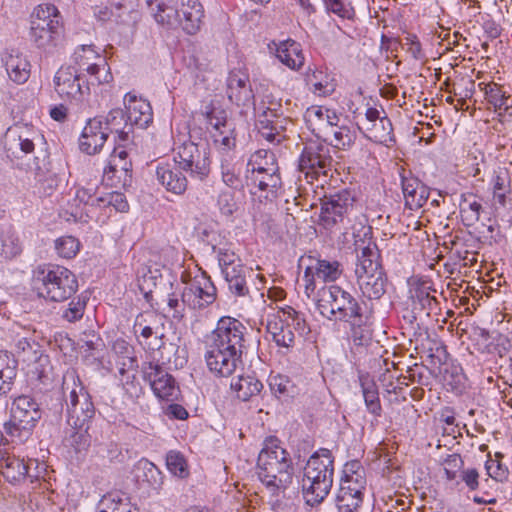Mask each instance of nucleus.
Returning <instances> with one entry per match:
<instances>
[{"mask_svg": "<svg viewBox=\"0 0 512 512\" xmlns=\"http://www.w3.org/2000/svg\"><path fill=\"white\" fill-rule=\"evenodd\" d=\"M252 328L229 316L218 320L205 342V361L216 377H229L243 365L242 355L251 340Z\"/></svg>", "mask_w": 512, "mask_h": 512, "instance_id": "1", "label": "nucleus"}, {"mask_svg": "<svg viewBox=\"0 0 512 512\" xmlns=\"http://www.w3.org/2000/svg\"><path fill=\"white\" fill-rule=\"evenodd\" d=\"M437 290L433 283L428 279H416L410 282L406 307L403 310V328L411 334L410 341L416 342V349L422 346L426 349L424 340H429L427 328L418 321L419 316L425 313L429 316L431 313H437L440 310V303L435 296Z\"/></svg>", "mask_w": 512, "mask_h": 512, "instance_id": "2", "label": "nucleus"}, {"mask_svg": "<svg viewBox=\"0 0 512 512\" xmlns=\"http://www.w3.org/2000/svg\"><path fill=\"white\" fill-rule=\"evenodd\" d=\"M257 474L272 497L279 501L293 482L294 469L289 453L276 440L265 443L258 455Z\"/></svg>", "mask_w": 512, "mask_h": 512, "instance_id": "3", "label": "nucleus"}, {"mask_svg": "<svg viewBox=\"0 0 512 512\" xmlns=\"http://www.w3.org/2000/svg\"><path fill=\"white\" fill-rule=\"evenodd\" d=\"M334 457L328 449L314 452L306 462L301 480L302 494L307 505L321 504L333 486Z\"/></svg>", "mask_w": 512, "mask_h": 512, "instance_id": "4", "label": "nucleus"}, {"mask_svg": "<svg viewBox=\"0 0 512 512\" xmlns=\"http://www.w3.org/2000/svg\"><path fill=\"white\" fill-rule=\"evenodd\" d=\"M33 281L38 296L52 302L66 301L78 290L76 275L60 265L39 266Z\"/></svg>", "mask_w": 512, "mask_h": 512, "instance_id": "5", "label": "nucleus"}, {"mask_svg": "<svg viewBox=\"0 0 512 512\" xmlns=\"http://www.w3.org/2000/svg\"><path fill=\"white\" fill-rule=\"evenodd\" d=\"M317 309L328 320L352 321L362 317L363 308L359 301L338 285L323 287L318 292Z\"/></svg>", "mask_w": 512, "mask_h": 512, "instance_id": "6", "label": "nucleus"}, {"mask_svg": "<svg viewBox=\"0 0 512 512\" xmlns=\"http://www.w3.org/2000/svg\"><path fill=\"white\" fill-rule=\"evenodd\" d=\"M41 419L39 404L28 395L14 399L10 420L4 423V431L12 442L24 443L32 435L37 422Z\"/></svg>", "mask_w": 512, "mask_h": 512, "instance_id": "7", "label": "nucleus"}, {"mask_svg": "<svg viewBox=\"0 0 512 512\" xmlns=\"http://www.w3.org/2000/svg\"><path fill=\"white\" fill-rule=\"evenodd\" d=\"M68 391L69 397L65 399L68 422L75 428L82 429L95 415V407L89 393L85 390L78 376L68 374L63 379L62 393L58 392V399H62Z\"/></svg>", "mask_w": 512, "mask_h": 512, "instance_id": "8", "label": "nucleus"}, {"mask_svg": "<svg viewBox=\"0 0 512 512\" xmlns=\"http://www.w3.org/2000/svg\"><path fill=\"white\" fill-rule=\"evenodd\" d=\"M63 35V23L58 9L53 4L39 5L31 21L30 37L39 48H50L58 44Z\"/></svg>", "mask_w": 512, "mask_h": 512, "instance_id": "9", "label": "nucleus"}, {"mask_svg": "<svg viewBox=\"0 0 512 512\" xmlns=\"http://www.w3.org/2000/svg\"><path fill=\"white\" fill-rule=\"evenodd\" d=\"M354 201V195L347 189L325 194L320 199L319 225L326 230H332L344 221L352 210Z\"/></svg>", "mask_w": 512, "mask_h": 512, "instance_id": "10", "label": "nucleus"}, {"mask_svg": "<svg viewBox=\"0 0 512 512\" xmlns=\"http://www.w3.org/2000/svg\"><path fill=\"white\" fill-rule=\"evenodd\" d=\"M177 163L190 177L203 180L210 173L209 147L207 143L185 141L176 152Z\"/></svg>", "mask_w": 512, "mask_h": 512, "instance_id": "11", "label": "nucleus"}, {"mask_svg": "<svg viewBox=\"0 0 512 512\" xmlns=\"http://www.w3.org/2000/svg\"><path fill=\"white\" fill-rule=\"evenodd\" d=\"M142 379L147 382L154 395L166 401H174L178 397L179 387L175 378L155 360V355L150 360L141 364Z\"/></svg>", "mask_w": 512, "mask_h": 512, "instance_id": "12", "label": "nucleus"}, {"mask_svg": "<svg viewBox=\"0 0 512 512\" xmlns=\"http://www.w3.org/2000/svg\"><path fill=\"white\" fill-rule=\"evenodd\" d=\"M333 158L331 149L322 143H310L306 145L299 159V169L306 177L317 178L320 175L327 176L332 170Z\"/></svg>", "mask_w": 512, "mask_h": 512, "instance_id": "13", "label": "nucleus"}, {"mask_svg": "<svg viewBox=\"0 0 512 512\" xmlns=\"http://www.w3.org/2000/svg\"><path fill=\"white\" fill-rule=\"evenodd\" d=\"M216 292V287L209 277L205 275L195 277L183 287L182 302L190 309L201 310L215 301Z\"/></svg>", "mask_w": 512, "mask_h": 512, "instance_id": "14", "label": "nucleus"}, {"mask_svg": "<svg viewBox=\"0 0 512 512\" xmlns=\"http://www.w3.org/2000/svg\"><path fill=\"white\" fill-rule=\"evenodd\" d=\"M75 62L80 69H85L93 77L92 84H104L112 81L113 76L106 60L93 50L90 45H82L74 52Z\"/></svg>", "mask_w": 512, "mask_h": 512, "instance_id": "15", "label": "nucleus"}, {"mask_svg": "<svg viewBox=\"0 0 512 512\" xmlns=\"http://www.w3.org/2000/svg\"><path fill=\"white\" fill-rule=\"evenodd\" d=\"M245 184L250 194L256 195L258 191L265 192V198L272 200L278 196L282 188V179L280 172L270 167L266 171L245 172Z\"/></svg>", "mask_w": 512, "mask_h": 512, "instance_id": "16", "label": "nucleus"}, {"mask_svg": "<svg viewBox=\"0 0 512 512\" xmlns=\"http://www.w3.org/2000/svg\"><path fill=\"white\" fill-rule=\"evenodd\" d=\"M81 75L73 67H61L55 74V91L62 98L78 99L89 93V86L83 85Z\"/></svg>", "mask_w": 512, "mask_h": 512, "instance_id": "17", "label": "nucleus"}, {"mask_svg": "<svg viewBox=\"0 0 512 512\" xmlns=\"http://www.w3.org/2000/svg\"><path fill=\"white\" fill-rule=\"evenodd\" d=\"M108 137L102 116L91 118L83 128L79 138V148L88 155H95L102 150Z\"/></svg>", "mask_w": 512, "mask_h": 512, "instance_id": "18", "label": "nucleus"}, {"mask_svg": "<svg viewBox=\"0 0 512 512\" xmlns=\"http://www.w3.org/2000/svg\"><path fill=\"white\" fill-rule=\"evenodd\" d=\"M183 171V168L177 163L176 157H174L173 162L161 163L157 166V180L167 191L181 195L186 191L188 184Z\"/></svg>", "mask_w": 512, "mask_h": 512, "instance_id": "19", "label": "nucleus"}, {"mask_svg": "<svg viewBox=\"0 0 512 512\" xmlns=\"http://www.w3.org/2000/svg\"><path fill=\"white\" fill-rule=\"evenodd\" d=\"M127 118L125 127L146 128L153 120V112L150 103L142 98H137L130 93L124 98Z\"/></svg>", "mask_w": 512, "mask_h": 512, "instance_id": "20", "label": "nucleus"}, {"mask_svg": "<svg viewBox=\"0 0 512 512\" xmlns=\"http://www.w3.org/2000/svg\"><path fill=\"white\" fill-rule=\"evenodd\" d=\"M35 149L33 138H29L25 133L17 129H8L4 138V151L6 157L12 164L19 166V160L32 153Z\"/></svg>", "mask_w": 512, "mask_h": 512, "instance_id": "21", "label": "nucleus"}, {"mask_svg": "<svg viewBox=\"0 0 512 512\" xmlns=\"http://www.w3.org/2000/svg\"><path fill=\"white\" fill-rule=\"evenodd\" d=\"M227 95L236 105H248L254 99L249 76L241 70H233L227 78Z\"/></svg>", "mask_w": 512, "mask_h": 512, "instance_id": "22", "label": "nucleus"}, {"mask_svg": "<svg viewBox=\"0 0 512 512\" xmlns=\"http://www.w3.org/2000/svg\"><path fill=\"white\" fill-rule=\"evenodd\" d=\"M471 338L481 353H497L502 356L510 349V341L506 336L499 333L491 334L488 330L478 326L473 327Z\"/></svg>", "mask_w": 512, "mask_h": 512, "instance_id": "23", "label": "nucleus"}, {"mask_svg": "<svg viewBox=\"0 0 512 512\" xmlns=\"http://www.w3.org/2000/svg\"><path fill=\"white\" fill-rule=\"evenodd\" d=\"M36 179L40 184V191L45 196H50L58 188L60 179L58 175L51 170V163L47 150H41L39 155L34 158V168Z\"/></svg>", "mask_w": 512, "mask_h": 512, "instance_id": "24", "label": "nucleus"}, {"mask_svg": "<svg viewBox=\"0 0 512 512\" xmlns=\"http://www.w3.org/2000/svg\"><path fill=\"white\" fill-rule=\"evenodd\" d=\"M147 6L157 24L168 29L176 28L180 23V12L173 0H146Z\"/></svg>", "mask_w": 512, "mask_h": 512, "instance_id": "25", "label": "nucleus"}, {"mask_svg": "<svg viewBox=\"0 0 512 512\" xmlns=\"http://www.w3.org/2000/svg\"><path fill=\"white\" fill-rule=\"evenodd\" d=\"M365 487L366 478L364 475V469L361 467L360 462L351 461L346 463L338 490L357 495V493L363 494Z\"/></svg>", "mask_w": 512, "mask_h": 512, "instance_id": "26", "label": "nucleus"}, {"mask_svg": "<svg viewBox=\"0 0 512 512\" xmlns=\"http://www.w3.org/2000/svg\"><path fill=\"white\" fill-rule=\"evenodd\" d=\"M28 466L24 459L9 454L6 450L0 449V473L10 483L24 481L28 474Z\"/></svg>", "mask_w": 512, "mask_h": 512, "instance_id": "27", "label": "nucleus"}, {"mask_svg": "<svg viewBox=\"0 0 512 512\" xmlns=\"http://www.w3.org/2000/svg\"><path fill=\"white\" fill-rule=\"evenodd\" d=\"M104 177L111 185L122 187L131 186L132 183V162L129 159H116L110 156L109 164L104 169Z\"/></svg>", "mask_w": 512, "mask_h": 512, "instance_id": "28", "label": "nucleus"}, {"mask_svg": "<svg viewBox=\"0 0 512 512\" xmlns=\"http://www.w3.org/2000/svg\"><path fill=\"white\" fill-rule=\"evenodd\" d=\"M356 278L362 295L369 300H379L386 293L388 279L384 270Z\"/></svg>", "mask_w": 512, "mask_h": 512, "instance_id": "29", "label": "nucleus"}, {"mask_svg": "<svg viewBox=\"0 0 512 512\" xmlns=\"http://www.w3.org/2000/svg\"><path fill=\"white\" fill-rule=\"evenodd\" d=\"M97 512H140L131 503L130 497L122 491H111L101 497L97 504Z\"/></svg>", "mask_w": 512, "mask_h": 512, "instance_id": "30", "label": "nucleus"}, {"mask_svg": "<svg viewBox=\"0 0 512 512\" xmlns=\"http://www.w3.org/2000/svg\"><path fill=\"white\" fill-rule=\"evenodd\" d=\"M383 270L377 245L375 243H369L357 256V264L355 268L356 277Z\"/></svg>", "mask_w": 512, "mask_h": 512, "instance_id": "31", "label": "nucleus"}, {"mask_svg": "<svg viewBox=\"0 0 512 512\" xmlns=\"http://www.w3.org/2000/svg\"><path fill=\"white\" fill-rule=\"evenodd\" d=\"M276 56L283 64L293 70L299 69L305 60L301 45L292 39H287L277 45Z\"/></svg>", "mask_w": 512, "mask_h": 512, "instance_id": "32", "label": "nucleus"}, {"mask_svg": "<svg viewBox=\"0 0 512 512\" xmlns=\"http://www.w3.org/2000/svg\"><path fill=\"white\" fill-rule=\"evenodd\" d=\"M269 387L277 399L288 402L301 393V388L288 376L277 374L270 376Z\"/></svg>", "mask_w": 512, "mask_h": 512, "instance_id": "33", "label": "nucleus"}, {"mask_svg": "<svg viewBox=\"0 0 512 512\" xmlns=\"http://www.w3.org/2000/svg\"><path fill=\"white\" fill-rule=\"evenodd\" d=\"M365 130V136L375 143L387 147L395 143L392 122L386 115L382 116L381 120L372 123V125L365 126Z\"/></svg>", "mask_w": 512, "mask_h": 512, "instance_id": "34", "label": "nucleus"}, {"mask_svg": "<svg viewBox=\"0 0 512 512\" xmlns=\"http://www.w3.org/2000/svg\"><path fill=\"white\" fill-rule=\"evenodd\" d=\"M17 360L10 354L0 351V396L12 390L17 376Z\"/></svg>", "mask_w": 512, "mask_h": 512, "instance_id": "35", "label": "nucleus"}, {"mask_svg": "<svg viewBox=\"0 0 512 512\" xmlns=\"http://www.w3.org/2000/svg\"><path fill=\"white\" fill-rule=\"evenodd\" d=\"M251 273L250 269L244 267L241 263H237L236 267H228L224 270V277L228 283L229 290L235 296L243 297L248 295L249 288L246 282V274Z\"/></svg>", "mask_w": 512, "mask_h": 512, "instance_id": "36", "label": "nucleus"}, {"mask_svg": "<svg viewBox=\"0 0 512 512\" xmlns=\"http://www.w3.org/2000/svg\"><path fill=\"white\" fill-rule=\"evenodd\" d=\"M371 312L362 311V317H356L350 323L351 339L356 346H367L372 340L370 325Z\"/></svg>", "mask_w": 512, "mask_h": 512, "instance_id": "37", "label": "nucleus"}, {"mask_svg": "<svg viewBox=\"0 0 512 512\" xmlns=\"http://www.w3.org/2000/svg\"><path fill=\"white\" fill-rule=\"evenodd\" d=\"M4 62L7 74L13 82L23 84L28 80L31 66L25 57L20 54H9Z\"/></svg>", "mask_w": 512, "mask_h": 512, "instance_id": "38", "label": "nucleus"}, {"mask_svg": "<svg viewBox=\"0 0 512 512\" xmlns=\"http://www.w3.org/2000/svg\"><path fill=\"white\" fill-rule=\"evenodd\" d=\"M230 387L236 393L238 399L248 401L253 396L260 393L263 389V384L255 376L241 375L231 382Z\"/></svg>", "mask_w": 512, "mask_h": 512, "instance_id": "39", "label": "nucleus"}, {"mask_svg": "<svg viewBox=\"0 0 512 512\" xmlns=\"http://www.w3.org/2000/svg\"><path fill=\"white\" fill-rule=\"evenodd\" d=\"M315 275L323 282H335L343 273L342 264L335 259H317Z\"/></svg>", "mask_w": 512, "mask_h": 512, "instance_id": "40", "label": "nucleus"}, {"mask_svg": "<svg viewBox=\"0 0 512 512\" xmlns=\"http://www.w3.org/2000/svg\"><path fill=\"white\" fill-rule=\"evenodd\" d=\"M482 209V204L476 199V196L473 194L463 196L460 203V215L463 224L466 227L473 226L479 221Z\"/></svg>", "mask_w": 512, "mask_h": 512, "instance_id": "41", "label": "nucleus"}, {"mask_svg": "<svg viewBox=\"0 0 512 512\" xmlns=\"http://www.w3.org/2000/svg\"><path fill=\"white\" fill-rule=\"evenodd\" d=\"M274 167L276 171H279V166L276 161L274 153L260 149L251 155L247 164L245 172L250 171H266V169Z\"/></svg>", "mask_w": 512, "mask_h": 512, "instance_id": "42", "label": "nucleus"}, {"mask_svg": "<svg viewBox=\"0 0 512 512\" xmlns=\"http://www.w3.org/2000/svg\"><path fill=\"white\" fill-rule=\"evenodd\" d=\"M306 82L307 85H309L310 90L319 96L330 95L335 89L334 84L329 79V76L321 70H313L312 72H309L306 76Z\"/></svg>", "mask_w": 512, "mask_h": 512, "instance_id": "43", "label": "nucleus"}, {"mask_svg": "<svg viewBox=\"0 0 512 512\" xmlns=\"http://www.w3.org/2000/svg\"><path fill=\"white\" fill-rule=\"evenodd\" d=\"M231 160L232 159H228L227 157L221 158L220 160L222 181L225 185L234 190H244L246 188L245 176L243 178L240 176Z\"/></svg>", "mask_w": 512, "mask_h": 512, "instance_id": "44", "label": "nucleus"}, {"mask_svg": "<svg viewBox=\"0 0 512 512\" xmlns=\"http://www.w3.org/2000/svg\"><path fill=\"white\" fill-rule=\"evenodd\" d=\"M138 468L143 472V481L147 482L152 490L159 493L164 484V475L162 471L147 459L140 460Z\"/></svg>", "mask_w": 512, "mask_h": 512, "instance_id": "45", "label": "nucleus"}, {"mask_svg": "<svg viewBox=\"0 0 512 512\" xmlns=\"http://www.w3.org/2000/svg\"><path fill=\"white\" fill-rule=\"evenodd\" d=\"M267 329L277 346L290 348L294 345L295 334L289 325L283 322H269Z\"/></svg>", "mask_w": 512, "mask_h": 512, "instance_id": "46", "label": "nucleus"}, {"mask_svg": "<svg viewBox=\"0 0 512 512\" xmlns=\"http://www.w3.org/2000/svg\"><path fill=\"white\" fill-rule=\"evenodd\" d=\"M305 118L308 122L318 121L319 125H326L328 128L337 126L339 117L336 112L321 106H312L307 109Z\"/></svg>", "mask_w": 512, "mask_h": 512, "instance_id": "47", "label": "nucleus"}, {"mask_svg": "<svg viewBox=\"0 0 512 512\" xmlns=\"http://www.w3.org/2000/svg\"><path fill=\"white\" fill-rule=\"evenodd\" d=\"M155 360L162 366L165 363H173L176 368L183 367L187 362V351L175 343H168L162 350V355L158 358L155 356Z\"/></svg>", "mask_w": 512, "mask_h": 512, "instance_id": "48", "label": "nucleus"}, {"mask_svg": "<svg viewBox=\"0 0 512 512\" xmlns=\"http://www.w3.org/2000/svg\"><path fill=\"white\" fill-rule=\"evenodd\" d=\"M361 388L364 402L369 413L380 416L382 407L379 399L378 388L373 381H362Z\"/></svg>", "mask_w": 512, "mask_h": 512, "instance_id": "49", "label": "nucleus"}, {"mask_svg": "<svg viewBox=\"0 0 512 512\" xmlns=\"http://www.w3.org/2000/svg\"><path fill=\"white\" fill-rule=\"evenodd\" d=\"M329 133L333 136L330 144L337 149H348L356 140V132L348 126H334L330 128Z\"/></svg>", "mask_w": 512, "mask_h": 512, "instance_id": "50", "label": "nucleus"}, {"mask_svg": "<svg viewBox=\"0 0 512 512\" xmlns=\"http://www.w3.org/2000/svg\"><path fill=\"white\" fill-rule=\"evenodd\" d=\"M479 86L484 91L487 102L495 107V109L509 108L508 100L510 96H506L501 87L496 83H480Z\"/></svg>", "mask_w": 512, "mask_h": 512, "instance_id": "51", "label": "nucleus"}, {"mask_svg": "<svg viewBox=\"0 0 512 512\" xmlns=\"http://www.w3.org/2000/svg\"><path fill=\"white\" fill-rule=\"evenodd\" d=\"M166 467L172 475L180 479L189 476L187 461L183 454L178 451L171 450L166 454Z\"/></svg>", "mask_w": 512, "mask_h": 512, "instance_id": "52", "label": "nucleus"}, {"mask_svg": "<svg viewBox=\"0 0 512 512\" xmlns=\"http://www.w3.org/2000/svg\"><path fill=\"white\" fill-rule=\"evenodd\" d=\"M363 502V494L347 493L338 490L336 495V506L339 512H357Z\"/></svg>", "mask_w": 512, "mask_h": 512, "instance_id": "53", "label": "nucleus"}, {"mask_svg": "<svg viewBox=\"0 0 512 512\" xmlns=\"http://www.w3.org/2000/svg\"><path fill=\"white\" fill-rule=\"evenodd\" d=\"M87 305L86 297L78 296L73 298L67 307L62 309L61 317L63 320L74 323L82 319Z\"/></svg>", "mask_w": 512, "mask_h": 512, "instance_id": "54", "label": "nucleus"}, {"mask_svg": "<svg viewBox=\"0 0 512 512\" xmlns=\"http://www.w3.org/2000/svg\"><path fill=\"white\" fill-rule=\"evenodd\" d=\"M180 23L183 31L188 35L197 34L203 24L204 14L198 13L197 10L189 12H180Z\"/></svg>", "mask_w": 512, "mask_h": 512, "instance_id": "55", "label": "nucleus"}, {"mask_svg": "<svg viewBox=\"0 0 512 512\" xmlns=\"http://www.w3.org/2000/svg\"><path fill=\"white\" fill-rule=\"evenodd\" d=\"M80 248V242L73 236H63L55 240L57 254L66 259L76 256Z\"/></svg>", "mask_w": 512, "mask_h": 512, "instance_id": "56", "label": "nucleus"}, {"mask_svg": "<svg viewBox=\"0 0 512 512\" xmlns=\"http://www.w3.org/2000/svg\"><path fill=\"white\" fill-rule=\"evenodd\" d=\"M503 456L500 453L495 455V459L489 457V459L485 463V469L489 477L497 482H505L509 477V470L506 466H504L499 458Z\"/></svg>", "mask_w": 512, "mask_h": 512, "instance_id": "57", "label": "nucleus"}, {"mask_svg": "<svg viewBox=\"0 0 512 512\" xmlns=\"http://www.w3.org/2000/svg\"><path fill=\"white\" fill-rule=\"evenodd\" d=\"M99 201V208L113 207L117 212H127L129 209V204L126 197L120 192L114 191L105 193L104 195H101Z\"/></svg>", "mask_w": 512, "mask_h": 512, "instance_id": "58", "label": "nucleus"}, {"mask_svg": "<svg viewBox=\"0 0 512 512\" xmlns=\"http://www.w3.org/2000/svg\"><path fill=\"white\" fill-rule=\"evenodd\" d=\"M104 121V129L108 134L119 132L120 129L126 125L127 118L122 109H112L105 117H102Z\"/></svg>", "mask_w": 512, "mask_h": 512, "instance_id": "59", "label": "nucleus"}, {"mask_svg": "<svg viewBox=\"0 0 512 512\" xmlns=\"http://www.w3.org/2000/svg\"><path fill=\"white\" fill-rule=\"evenodd\" d=\"M323 2L328 11L341 18L351 20L355 17L353 6L349 2H345V0H323Z\"/></svg>", "mask_w": 512, "mask_h": 512, "instance_id": "60", "label": "nucleus"}, {"mask_svg": "<svg viewBox=\"0 0 512 512\" xmlns=\"http://www.w3.org/2000/svg\"><path fill=\"white\" fill-rule=\"evenodd\" d=\"M423 183L412 175L411 172L406 175V173L401 174V186L405 199V206L408 208L410 205V199L415 195L416 191L419 189L420 185Z\"/></svg>", "mask_w": 512, "mask_h": 512, "instance_id": "61", "label": "nucleus"}, {"mask_svg": "<svg viewBox=\"0 0 512 512\" xmlns=\"http://www.w3.org/2000/svg\"><path fill=\"white\" fill-rule=\"evenodd\" d=\"M256 127L258 129H282V126L279 125L277 114L270 108H266L258 115Z\"/></svg>", "mask_w": 512, "mask_h": 512, "instance_id": "62", "label": "nucleus"}, {"mask_svg": "<svg viewBox=\"0 0 512 512\" xmlns=\"http://www.w3.org/2000/svg\"><path fill=\"white\" fill-rule=\"evenodd\" d=\"M214 144L217 150L221 153V158L227 157L228 159H232L230 152L236 147V137L233 136H218L213 135Z\"/></svg>", "mask_w": 512, "mask_h": 512, "instance_id": "63", "label": "nucleus"}, {"mask_svg": "<svg viewBox=\"0 0 512 512\" xmlns=\"http://www.w3.org/2000/svg\"><path fill=\"white\" fill-rule=\"evenodd\" d=\"M400 43L414 59L419 60L423 58L421 44L416 35L407 34Z\"/></svg>", "mask_w": 512, "mask_h": 512, "instance_id": "64", "label": "nucleus"}]
</instances>
